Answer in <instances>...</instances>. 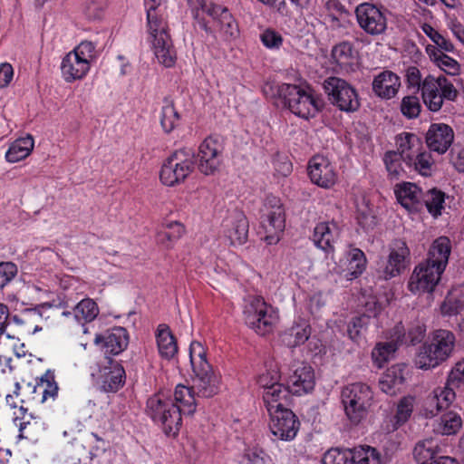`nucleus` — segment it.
Returning <instances> with one entry per match:
<instances>
[{"label":"nucleus","mask_w":464,"mask_h":464,"mask_svg":"<svg viewBox=\"0 0 464 464\" xmlns=\"http://www.w3.org/2000/svg\"><path fill=\"white\" fill-rule=\"evenodd\" d=\"M399 154L405 161L407 154H415L421 146L420 139L414 133L404 132L399 135L397 140Z\"/></svg>","instance_id":"c03bdc74"},{"label":"nucleus","mask_w":464,"mask_h":464,"mask_svg":"<svg viewBox=\"0 0 464 464\" xmlns=\"http://www.w3.org/2000/svg\"><path fill=\"white\" fill-rule=\"evenodd\" d=\"M404 382L403 370L399 365H393L386 370L379 381L381 390L390 395H394Z\"/></svg>","instance_id":"2f4dec72"},{"label":"nucleus","mask_w":464,"mask_h":464,"mask_svg":"<svg viewBox=\"0 0 464 464\" xmlns=\"http://www.w3.org/2000/svg\"><path fill=\"white\" fill-rule=\"evenodd\" d=\"M17 274V266L12 262L0 263V289L5 287Z\"/></svg>","instance_id":"69168bd1"},{"label":"nucleus","mask_w":464,"mask_h":464,"mask_svg":"<svg viewBox=\"0 0 464 464\" xmlns=\"http://www.w3.org/2000/svg\"><path fill=\"white\" fill-rule=\"evenodd\" d=\"M421 97L424 104L431 111H438L443 104V98L440 92V83L435 77L428 75L421 84Z\"/></svg>","instance_id":"393cba45"},{"label":"nucleus","mask_w":464,"mask_h":464,"mask_svg":"<svg viewBox=\"0 0 464 464\" xmlns=\"http://www.w3.org/2000/svg\"><path fill=\"white\" fill-rule=\"evenodd\" d=\"M278 93L291 112L304 119L314 117L323 106L322 100L314 97L310 92L295 84H282Z\"/></svg>","instance_id":"423d86ee"},{"label":"nucleus","mask_w":464,"mask_h":464,"mask_svg":"<svg viewBox=\"0 0 464 464\" xmlns=\"http://www.w3.org/2000/svg\"><path fill=\"white\" fill-rule=\"evenodd\" d=\"M450 251V241L446 237H440L432 243L428 258L419 264L411 276L408 286L411 293L434 291L448 265Z\"/></svg>","instance_id":"f03ea898"},{"label":"nucleus","mask_w":464,"mask_h":464,"mask_svg":"<svg viewBox=\"0 0 464 464\" xmlns=\"http://www.w3.org/2000/svg\"><path fill=\"white\" fill-rule=\"evenodd\" d=\"M440 362V359L433 353L430 344H423L420 347V350L415 357V364L420 369H430L436 367Z\"/></svg>","instance_id":"8fccbe9b"},{"label":"nucleus","mask_w":464,"mask_h":464,"mask_svg":"<svg viewBox=\"0 0 464 464\" xmlns=\"http://www.w3.org/2000/svg\"><path fill=\"white\" fill-rule=\"evenodd\" d=\"M421 97L424 104L431 111H438L443 104V98L440 92V83L435 77L428 75L421 84Z\"/></svg>","instance_id":"a878e982"},{"label":"nucleus","mask_w":464,"mask_h":464,"mask_svg":"<svg viewBox=\"0 0 464 464\" xmlns=\"http://www.w3.org/2000/svg\"><path fill=\"white\" fill-rule=\"evenodd\" d=\"M356 219L363 229H372L377 224L373 209L365 198L356 202Z\"/></svg>","instance_id":"79ce46f5"},{"label":"nucleus","mask_w":464,"mask_h":464,"mask_svg":"<svg viewBox=\"0 0 464 464\" xmlns=\"http://www.w3.org/2000/svg\"><path fill=\"white\" fill-rule=\"evenodd\" d=\"M153 49L160 63L165 67H172L175 64L177 53L170 36L153 40Z\"/></svg>","instance_id":"473e14b6"},{"label":"nucleus","mask_w":464,"mask_h":464,"mask_svg":"<svg viewBox=\"0 0 464 464\" xmlns=\"http://www.w3.org/2000/svg\"><path fill=\"white\" fill-rule=\"evenodd\" d=\"M323 89L328 100L340 111L353 113L361 106L357 91L348 82L339 77L331 76L323 82Z\"/></svg>","instance_id":"6e6552de"},{"label":"nucleus","mask_w":464,"mask_h":464,"mask_svg":"<svg viewBox=\"0 0 464 464\" xmlns=\"http://www.w3.org/2000/svg\"><path fill=\"white\" fill-rule=\"evenodd\" d=\"M179 115L174 107L173 101L164 99V105L161 111L160 124L165 132L169 133L178 125Z\"/></svg>","instance_id":"a18cd8bd"},{"label":"nucleus","mask_w":464,"mask_h":464,"mask_svg":"<svg viewBox=\"0 0 464 464\" xmlns=\"http://www.w3.org/2000/svg\"><path fill=\"white\" fill-rule=\"evenodd\" d=\"M439 401L437 394L433 392L425 398L422 409V415L425 418H432L442 410Z\"/></svg>","instance_id":"0e129e2a"},{"label":"nucleus","mask_w":464,"mask_h":464,"mask_svg":"<svg viewBox=\"0 0 464 464\" xmlns=\"http://www.w3.org/2000/svg\"><path fill=\"white\" fill-rule=\"evenodd\" d=\"M405 163L409 167H413V169L420 175L428 177L432 173L434 161L429 152L418 151L414 155L407 154L405 157Z\"/></svg>","instance_id":"f704fd0d"},{"label":"nucleus","mask_w":464,"mask_h":464,"mask_svg":"<svg viewBox=\"0 0 464 464\" xmlns=\"http://www.w3.org/2000/svg\"><path fill=\"white\" fill-rule=\"evenodd\" d=\"M455 341L456 338L452 332L439 329L433 333L430 346L433 353H435L441 362H444L450 356L455 346Z\"/></svg>","instance_id":"5701e85b"},{"label":"nucleus","mask_w":464,"mask_h":464,"mask_svg":"<svg viewBox=\"0 0 464 464\" xmlns=\"http://www.w3.org/2000/svg\"><path fill=\"white\" fill-rule=\"evenodd\" d=\"M39 391L40 401L42 403L53 402L58 397L59 386L55 381L54 372L51 370L45 372L34 387L33 392Z\"/></svg>","instance_id":"cd10ccee"},{"label":"nucleus","mask_w":464,"mask_h":464,"mask_svg":"<svg viewBox=\"0 0 464 464\" xmlns=\"http://www.w3.org/2000/svg\"><path fill=\"white\" fill-rule=\"evenodd\" d=\"M337 236V227L334 224L322 222L314 229L313 240L314 244L325 252L334 250L333 243Z\"/></svg>","instance_id":"c85d7f7f"},{"label":"nucleus","mask_w":464,"mask_h":464,"mask_svg":"<svg viewBox=\"0 0 464 464\" xmlns=\"http://www.w3.org/2000/svg\"><path fill=\"white\" fill-rule=\"evenodd\" d=\"M357 22L360 27L368 34L379 35L387 28V18L376 5L362 3L355 9Z\"/></svg>","instance_id":"f8f14e48"},{"label":"nucleus","mask_w":464,"mask_h":464,"mask_svg":"<svg viewBox=\"0 0 464 464\" xmlns=\"http://www.w3.org/2000/svg\"><path fill=\"white\" fill-rule=\"evenodd\" d=\"M221 153H206V152H198V169L201 173L205 175H212L214 174L220 165Z\"/></svg>","instance_id":"603ef678"},{"label":"nucleus","mask_w":464,"mask_h":464,"mask_svg":"<svg viewBox=\"0 0 464 464\" xmlns=\"http://www.w3.org/2000/svg\"><path fill=\"white\" fill-rule=\"evenodd\" d=\"M438 453L440 449L432 439L419 441L413 449V457L420 464L430 463Z\"/></svg>","instance_id":"e433bc0d"},{"label":"nucleus","mask_w":464,"mask_h":464,"mask_svg":"<svg viewBox=\"0 0 464 464\" xmlns=\"http://www.w3.org/2000/svg\"><path fill=\"white\" fill-rule=\"evenodd\" d=\"M109 365L100 369L98 382L103 392H116L125 383V371L117 362L109 360Z\"/></svg>","instance_id":"a211bd4d"},{"label":"nucleus","mask_w":464,"mask_h":464,"mask_svg":"<svg viewBox=\"0 0 464 464\" xmlns=\"http://www.w3.org/2000/svg\"><path fill=\"white\" fill-rule=\"evenodd\" d=\"M185 232L183 225L178 221L168 223L164 230L158 233V241L167 247H170Z\"/></svg>","instance_id":"37998d69"},{"label":"nucleus","mask_w":464,"mask_h":464,"mask_svg":"<svg viewBox=\"0 0 464 464\" xmlns=\"http://www.w3.org/2000/svg\"><path fill=\"white\" fill-rule=\"evenodd\" d=\"M348 270L353 277L360 276L366 266L364 253L359 248H353L349 252Z\"/></svg>","instance_id":"864d4df0"},{"label":"nucleus","mask_w":464,"mask_h":464,"mask_svg":"<svg viewBox=\"0 0 464 464\" xmlns=\"http://www.w3.org/2000/svg\"><path fill=\"white\" fill-rule=\"evenodd\" d=\"M270 415L269 429L278 440H292L297 434L300 422L295 414L285 408L283 403L276 404V409L268 408Z\"/></svg>","instance_id":"9d476101"},{"label":"nucleus","mask_w":464,"mask_h":464,"mask_svg":"<svg viewBox=\"0 0 464 464\" xmlns=\"http://www.w3.org/2000/svg\"><path fill=\"white\" fill-rule=\"evenodd\" d=\"M224 150V139L219 135H209L199 146L198 152L222 153Z\"/></svg>","instance_id":"bf43d9fd"},{"label":"nucleus","mask_w":464,"mask_h":464,"mask_svg":"<svg viewBox=\"0 0 464 464\" xmlns=\"http://www.w3.org/2000/svg\"><path fill=\"white\" fill-rule=\"evenodd\" d=\"M409 255V249L406 243L397 240L389 254L386 265L383 270V278L389 279L394 277L405 269V258Z\"/></svg>","instance_id":"aec40b11"},{"label":"nucleus","mask_w":464,"mask_h":464,"mask_svg":"<svg viewBox=\"0 0 464 464\" xmlns=\"http://www.w3.org/2000/svg\"><path fill=\"white\" fill-rule=\"evenodd\" d=\"M414 398L403 397L397 404L396 412L392 418V430H396L404 425L411 418L413 411Z\"/></svg>","instance_id":"a19ab883"},{"label":"nucleus","mask_w":464,"mask_h":464,"mask_svg":"<svg viewBox=\"0 0 464 464\" xmlns=\"http://www.w3.org/2000/svg\"><path fill=\"white\" fill-rule=\"evenodd\" d=\"M194 168V153L190 150H179L164 161L160 178L164 185L172 187L184 181Z\"/></svg>","instance_id":"1a4fd4ad"},{"label":"nucleus","mask_w":464,"mask_h":464,"mask_svg":"<svg viewBox=\"0 0 464 464\" xmlns=\"http://www.w3.org/2000/svg\"><path fill=\"white\" fill-rule=\"evenodd\" d=\"M195 2L197 8L194 11V19L200 29L212 35L218 31L226 40L239 35L238 24L227 7L217 4L215 0Z\"/></svg>","instance_id":"7ed1b4c3"},{"label":"nucleus","mask_w":464,"mask_h":464,"mask_svg":"<svg viewBox=\"0 0 464 464\" xmlns=\"http://www.w3.org/2000/svg\"><path fill=\"white\" fill-rule=\"evenodd\" d=\"M461 427L462 419L460 415L450 411L441 415L435 430L442 435H452L456 434Z\"/></svg>","instance_id":"4c0bfd02"},{"label":"nucleus","mask_w":464,"mask_h":464,"mask_svg":"<svg viewBox=\"0 0 464 464\" xmlns=\"http://www.w3.org/2000/svg\"><path fill=\"white\" fill-rule=\"evenodd\" d=\"M366 312L368 314H364L353 319L352 324L354 330L351 329L350 326L348 328V333L352 339H354L355 336L359 334V330L357 328L362 327V324H367V320H369L372 316H377V314L381 312V304L375 301L367 302Z\"/></svg>","instance_id":"09e8293b"},{"label":"nucleus","mask_w":464,"mask_h":464,"mask_svg":"<svg viewBox=\"0 0 464 464\" xmlns=\"http://www.w3.org/2000/svg\"><path fill=\"white\" fill-rule=\"evenodd\" d=\"M351 450L330 449L323 458L324 464H348Z\"/></svg>","instance_id":"052dcab7"},{"label":"nucleus","mask_w":464,"mask_h":464,"mask_svg":"<svg viewBox=\"0 0 464 464\" xmlns=\"http://www.w3.org/2000/svg\"><path fill=\"white\" fill-rule=\"evenodd\" d=\"M34 139L31 135L15 140L5 153L9 162H17L30 155L34 149Z\"/></svg>","instance_id":"72a5a7b5"},{"label":"nucleus","mask_w":464,"mask_h":464,"mask_svg":"<svg viewBox=\"0 0 464 464\" xmlns=\"http://www.w3.org/2000/svg\"><path fill=\"white\" fill-rule=\"evenodd\" d=\"M290 393H292L291 389H289V385L285 386L284 384L278 382L277 384H274V386L269 387V390L264 392L263 400L266 405V408L273 407V410L276 409V404L283 403L282 401H287L290 397Z\"/></svg>","instance_id":"58836bf2"},{"label":"nucleus","mask_w":464,"mask_h":464,"mask_svg":"<svg viewBox=\"0 0 464 464\" xmlns=\"http://www.w3.org/2000/svg\"><path fill=\"white\" fill-rule=\"evenodd\" d=\"M314 372L310 365L304 362H296L291 365L287 384L292 391V394L308 393L314 390Z\"/></svg>","instance_id":"ddd939ff"},{"label":"nucleus","mask_w":464,"mask_h":464,"mask_svg":"<svg viewBox=\"0 0 464 464\" xmlns=\"http://www.w3.org/2000/svg\"><path fill=\"white\" fill-rule=\"evenodd\" d=\"M197 394L193 386L178 385L174 400L160 392L147 401L146 412L156 422L162 425L168 436H176L182 424V414L192 415L196 411Z\"/></svg>","instance_id":"f257e3e1"},{"label":"nucleus","mask_w":464,"mask_h":464,"mask_svg":"<svg viewBox=\"0 0 464 464\" xmlns=\"http://www.w3.org/2000/svg\"><path fill=\"white\" fill-rule=\"evenodd\" d=\"M73 314L79 322H92L98 315L99 309L92 299L85 298L73 306Z\"/></svg>","instance_id":"49530a36"},{"label":"nucleus","mask_w":464,"mask_h":464,"mask_svg":"<svg viewBox=\"0 0 464 464\" xmlns=\"http://www.w3.org/2000/svg\"><path fill=\"white\" fill-rule=\"evenodd\" d=\"M440 83V91L443 100L454 101L457 98L458 92L453 84L444 76L436 78Z\"/></svg>","instance_id":"774afa93"},{"label":"nucleus","mask_w":464,"mask_h":464,"mask_svg":"<svg viewBox=\"0 0 464 464\" xmlns=\"http://www.w3.org/2000/svg\"><path fill=\"white\" fill-rule=\"evenodd\" d=\"M462 383H464L463 379H460L458 383H451L450 373L445 387L437 388L432 392L434 394H437L442 409L448 408L450 404L454 401L456 397L454 390L459 388Z\"/></svg>","instance_id":"3c124183"},{"label":"nucleus","mask_w":464,"mask_h":464,"mask_svg":"<svg viewBox=\"0 0 464 464\" xmlns=\"http://www.w3.org/2000/svg\"><path fill=\"white\" fill-rule=\"evenodd\" d=\"M41 430V424L36 420L23 421L20 423V437L30 439L36 436Z\"/></svg>","instance_id":"338daca9"},{"label":"nucleus","mask_w":464,"mask_h":464,"mask_svg":"<svg viewBox=\"0 0 464 464\" xmlns=\"http://www.w3.org/2000/svg\"><path fill=\"white\" fill-rule=\"evenodd\" d=\"M90 66L85 59L70 52L62 61L61 71L64 80L67 82H72L82 79L89 72Z\"/></svg>","instance_id":"4be33fe9"},{"label":"nucleus","mask_w":464,"mask_h":464,"mask_svg":"<svg viewBox=\"0 0 464 464\" xmlns=\"http://www.w3.org/2000/svg\"><path fill=\"white\" fill-rule=\"evenodd\" d=\"M246 324L259 335H266L273 332L277 322V314L260 296H252L244 307Z\"/></svg>","instance_id":"0eeeda50"},{"label":"nucleus","mask_w":464,"mask_h":464,"mask_svg":"<svg viewBox=\"0 0 464 464\" xmlns=\"http://www.w3.org/2000/svg\"><path fill=\"white\" fill-rule=\"evenodd\" d=\"M348 464H381L379 451L371 446L351 450Z\"/></svg>","instance_id":"c9c22d12"},{"label":"nucleus","mask_w":464,"mask_h":464,"mask_svg":"<svg viewBox=\"0 0 464 464\" xmlns=\"http://www.w3.org/2000/svg\"><path fill=\"white\" fill-rule=\"evenodd\" d=\"M308 174L313 183L324 188H331L336 181L333 166L323 156H315L309 161Z\"/></svg>","instance_id":"f3484780"},{"label":"nucleus","mask_w":464,"mask_h":464,"mask_svg":"<svg viewBox=\"0 0 464 464\" xmlns=\"http://www.w3.org/2000/svg\"><path fill=\"white\" fill-rule=\"evenodd\" d=\"M72 53L78 54L82 59H85L91 65V63L96 57L95 44L90 41H82Z\"/></svg>","instance_id":"e2e57ef3"},{"label":"nucleus","mask_w":464,"mask_h":464,"mask_svg":"<svg viewBox=\"0 0 464 464\" xmlns=\"http://www.w3.org/2000/svg\"><path fill=\"white\" fill-rule=\"evenodd\" d=\"M395 194L400 204L410 212H418L421 209L422 191L414 183L404 182L397 185Z\"/></svg>","instance_id":"6ab92c4d"},{"label":"nucleus","mask_w":464,"mask_h":464,"mask_svg":"<svg viewBox=\"0 0 464 464\" xmlns=\"http://www.w3.org/2000/svg\"><path fill=\"white\" fill-rule=\"evenodd\" d=\"M401 87L400 77L392 71H384L374 77L372 82L373 92L382 99H392Z\"/></svg>","instance_id":"412c9836"},{"label":"nucleus","mask_w":464,"mask_h":464,"mask_svg":"<svg viewBox=\"0 0 464 464\" xmlns=\"http://www.w3.org/2000/svg\"><path fill=\"white\" fill-rule=\"evenodd\" d=\"M266 218L262 226L266 233L265 237L267 244L272 245L279 241V234L285 226V209L279 198L267 197L266 202Z\"/></svg>","instance_id":"9b49d317"},{"label":"nucleus","mask_w":464,"mask_h":464,"mask_svg":"<svg viewBox=\"0 0 464 464\" xmlns=\"http://www.w3.org/2000/svg\"><path fill=\"white\" fill-rule=\"evenodd\" d=\"M396 351V344L393 343H379L372 353L373 362L382 368L383 363L386 362L390 356Z\"/></svg>","instance_id":"5fc2aeb1"},{"label":"nucleus","mask_w":464,"mask_h":464,"mask_svg":"<svg viewBox=\"0 0 464 464\" xmlns=\"http://www.w3.org/2000/svg\"><path fill=\"white\" fill-rule=\"evenodd\" d=\"M427 52L436 64L446 73L456 75L459 72V65L456 60L445 54L441 50L428 46Z\"/></svg>","instance_id":"ea45409f"},{"label":"nucleus","mask_w":464,"mask_h":464,"mask_svg":"<svg viewBox=\"0 0 464 464\" xmlns=\"http://www.w3.org/2000/svg\"><path fill=\"white\" fill-rule=\"evenodd\" d=\"M160 5V3H155V5L152 3L145 4L147 7L148 30L153 40L169 36L167 23L157 11Z\"/></svg>","instance_id":"c756f323"},{"label":"nucleus","mask_w":464,"mask_h":464,"mask_svg":"<svg viewBox=\"0 0 464 464\" xmlns=\"http://www.w3.org/2000/svg\"><path fill=\"white\" fill-rule=\"evenodd\" d=\"M444 200L445 194L437 188L428 190L424 195L422 194L421 198L422 204L426 206L428 211L434 217L440 215Z\"/></svg>","instance_id":"de8ad7c7"},{"label":"nucleus","mask_w":464,"mask_h":464,"mask_svg":"<svg viewBox=\"0 0 464 464\" xmlns=\"http://www.w3.org/2000/svg\"><path fill=\"white\" fill-rule=\"evenodd\" d=\"M423 33L430 38V40L438 45L441 50L446 52H451L453 50V44L438 31H436L430 24H423L421 26Z\"/></svg>","instance_id":"4d7b16f0"},{"label":"nucleus","mask_w":464,"mask_h":464,"mask_svg":"<svg viewBox=\"0 0 464 464\" xmlns=\"http://www.w3.org/2000/svg\"><path fill=\"white\" fill-rule=\"evenodd\" d=\"M401 160H403L401 155L396 151H387L384 154L383 161L386 169L392 178H398L401 169Z\"/></svg>","instance_id":"680f3d73"},{"label":"nucleus","mask_w":464,"mask_h":464,"mask_svg":"<svg viewBox=\"0 0 464 464\" xmlns=\"http://www.w3.org/2000/svg\"><path fill=\"white\" fill-rule=\"evenodd\" d=\"M464 307L461 298L454 296L450 293L440 305V311L443 315L451 316L459 314Z\"/></svg>","instance_id":"13d9d810"},{"label":"nucleus","mask_w":464,"mask_h":464,"mask_svg":"<svg viewBox=\"0 0 464 464\" xmlns=\"http://www.w3.org/2000/svg\"><path fill=\"white\" fill-rule=\"evenodd\" d=\"M331 54L342 70L354 71L357 64V53L353 44L347 41L341 42L333 47Z\"/></svg>","instance_id":"b1692460"},{"label":"nucleus","mask_w":464,"mask_h":464,"mask_svg":"<svg viewBox=\"0 0 464 464\" xmlns=\"http://www.w3.org/2000/svg\"><path fill=\"white\" fill-rule=\"evenodd\" d=\"M156 339L159 353L162 358L170 360L177 354V341L167 324H161L158 326Z\"/></svg>","instance_id":"bb28decb"},{"label":"nucleus","mask_w":464,"mask_h":464,"mask_svg":"<svg viewBox=\"0 0 464 464\" xmlns=\"http://www.w3.org/2000/svg\"><path fill=\"white\" fill-rule=\"evenodd\" d=\"M454 140L452 128L444 123H432L425 136L428 148L438 154H444Z\"/></svg>","instance_id":"dca6fc26"},{"label":"nucleus","mask_w":464,"mask_h":464,"mask_svg":"<svg viewBox=\"0 0 464 464\" xmlns=\"http://www.w3.org/2000/svg\"><path fill=\"white\" fill-rule=\"evenodd\" d=\"M223 233L231 245H243L248 237V220L240 210H233L223 221Z\"/></svg>","instance_id":"4468645a"},{"label":"nucleus","mask_w":464,"mask_h":464,"mask_svg":"<svg viewBox=\"0 0 464 464\" xmlns=\"http://www.w3.org/2000/svg\"><path fill=\"white\" fill-rule=\"evenodd\" d=\"M311 335V327L305 322L295 324L281 335L283 343L290 348L304 344Z\"/></svg>","instance_id":"7c9ffc66"},{"label":"nucleus","mask_w":464,"mask_h":464,"mask_svg":"<svg viewBox=\"0 0 464 464\" xmlns=\"http://www.w3.org/2000/svg\"><path fill=\"white\" fill-rule=\"evenodd\" d=\"M94 343L105 354L117 355L127 348L129 336L125 328L114 327L104 334H97Z\"/></svg>","instance_id":"2eb2a0df"},{"label":"nucleus","mask_w":464,"mask_h":464,"mask_svg":"<svg viewBox=\"0 0 464 464\" xmlns=\"http://www.w3.org/2000/svg\"><path fill=\"white\" fill-rule=\"evenodd\" d=\"M189 359L195 377L193 389L197 395L210 398L219 392L220 379L206 358V351L199 342H192L189 346Z\"/></svg>","instance_id":"20e7f679"},{"label":"nucleus","mask_w":464,"mask_h":464,"mask_svg":"<svg viewBox=\"0 0 464 464\" xmlns=\"http://www.w3.org/2000/svg\"><path fill=\"white\" fill-rule=\"evenodd\" d=\"M341 398L345 415L354 425L367 417L373 404V392L369 385L362 382H354L343 387Z\"/></svg>","instance_id":"39448f33"},{"label":"nucleus","mask_w":464,"mask_h":464,"mask_svg":"<svg viewBox=\"0 0 464 464\" xmlns=\"http://www.w3.org/2000/svg\"><path fill=\"white\" fill-rule=\"evenodd\" d=\"M421 105L420 100L415 95H408L402 98L401 102V111L408 119H414L420 115Z\"/></svg>","instance_id":"6e6d98bb"}]
</instances>
